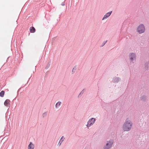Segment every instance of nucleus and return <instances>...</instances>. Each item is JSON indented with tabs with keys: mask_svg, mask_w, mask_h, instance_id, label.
<instances>
[{
	"mask_svg": "<svg viewBox=\"0 0 149 149\" xmlns=\"http://www.w3.org/2000/svg\"><path fill=\"white\" fill-rule=\"evenodd\" d=\"M132 123L129 118H127L123 126V129L124 131H129L131 129Z\"/></svg>",
	"mask_w": 149,
	"mask_h": 149,
	"instance_id": "obj_1",
	"label": "nucleus"
},
{
	"mask_svg": "<svg viewBox=\"0 0 149 149\" xmlns=\"http://www.w3.org/2000/svg\"><path fill=\"white\" fill-rule=\"evenodd\" d=\"M145 29L144 26L143 24H141L138 26L137 31L139 33H141L144 32Z\"/></svg>",
	"mask_w": 149,
	"mask_h": 149,
	"instance_id": "obj_2",
	"label": "nucleus"
},
{
	"mask_svg": "<svg viewBox=\"0 0 149 149\" xmlns=\"http://www.w3.org/2000/svg\"><path fill=\"white\" fill-rule=\"evenodd\" d=\"M113 143V141L111 140L108 142L105 146L104 147V149H109Z\"/></svg>",
	"mask_w": 149,
	"mask_h": 149,
	"instance_id": "obj_3",
	"label": "nucleus"
},
{
	"mask_svg": "<svg viewBox=\"0 0 149 149\" xmlns=\"http://www.w3.org/2000/svg\"><path fill=\"white\" fill-rule=\"evenodd\" d=\"M95 121V119L93 118H92L91 119H90L88 122L87 125V126H90L91 125L93 124L94 123Z\"/></svg>",
	"mask_w": 149,
	"mask_h": 149,
	"instance_id": "obj_4",
	"label": "nucleus"
},
{
	"mask_svg": "<svg viewBox=\"0 0 149 149\" xmlns=\"http://www.w3.org/2000/svg\"><path fill=\"white\" fill-rule=\"evenodd\" d=\"M34 145L32 142H30L28 146V149H34Z\"/></svg>",
	"mask_w": 149,
	"mask_h": 149,
	"instance_id": "obj_5",
	"label": "nucleus"
},
{
	"mask_svg": "<svg viewBox=\"0 0 149 149\" xmlns=\"http://www.w3.org/2000/svg\"><path fill=\"white\" fill-rule=\"evenodd\" d=\"M10 100L8 99L6 100L4 102V104L6 106H8L10 104Z\"/></svg>",
	"mask_w": 149,
	"mask_h": 149,
	"instance_id": "obj_6",
	"label": "nucleus"
},
{
	"mask_svg": "<svg viewBox=\"0 0 149 149\" xmlns=\"http://www.w3.org/2000/svg\"><path fill=\"white\" fill-rule=\"evenodd\" d=\"M130 59L132 60V61L133 60H134V59L135 58V54L133 53H131L130 54Z\"/></svg>",
	"mask_w": 149,
	"mask_h": 149,
	"instance_id": "obj_7",
	"label": "nucleus"
},
{
	"mask_svg": "<svg viewBox=\"0 0 149 149\" xmlns=\"http://www.w3.org/2000/svg\"><path fill=\"white\" fill-rule=\"evenodd\" d=\"M30 31L31 33H34L36 31V29L33 27H31L30 28Z\"/></svg>",
	"mask_w": 149,
	"mask_h": 149,
	"instance_id": "obj_8",
	"label": "nucleus"
},
{
	"mask_svg": "<svg viewBox=\"0 0 149 149\" xmlns=\"http://www.w3.org/2000/svg\"><path fill=\"white\" fill-rule=\"evenodd\" d=\"M5 93L4 91H2L0 92V96L1 97H3L4 96Z\"/></svg>",
	"mask_w": 149,
	"mask_h": 149,
	"instance_id": "obj_9",
	"label": "nucleus"
},
{
	"mask_svg": "<svg viewBox=\"0 0 149 149\" xmlns=\"http://www.w3.org/2000/svg\"><path fill=\"white\" fill-rule=\"evenodd\" d=\"M64 139V138H63V137L62 136L61 138V139L60 140V141L59 142V143H60V141H61V143H60L59 145H60L61 144L62 142L63 141Z\"/></svg>",
	"mask_w": 149,
	"mask_h": 149,
	"instance_id": "obj_10",
	"label": "nucleus"
},
{
	"mask_svg": "<svg viewBox=\"0 0 149 149\" xmlns=\"http://www.w3.org/2000/svg\"><path fill=\"white\" fill-rule=\"evenodd\" d=\"M61 103V102H57L56 105V107H58L60 105Z\"/></svg>",
	"mask_w": 149,
	"mask_h": 149,
	"instance_id": "obj_11",
	"label": "nucleus"
},
{
	"mask_svg": "<svg viewBox=\"0 0 149 149\" xmlns=\"http://www.w3.org/2000/svg\"><path fill=\"white\" fill-rule=\"evenodd\" d=\"M111 12H112V11L106 14V15H107V16L108 17L111 14Z\"/></svg>",
	"mask_w": 149,
	"mask_h": 149,
	"instance_id": "obj_12",
	"label": "nucleus"
},
{
	"mask_svg": "<svg viewBox=\"0 0 149 149\" xmlns=\"http://www.w3.org/2000/svg\"><path fill=\"white\" fill-rule=\"evenodd\" d=\"M107 17H108L107 16V15H105L104 16V17L103 18V19H102V20H103L105 18H107Z\"/></svg>",
	"mask_w": 149,
	"mask_h": 149,
	"instance_id": "obj_13",
	"label": "nucleus"
},
{
	"mask_svg": "<svg viewBox=\"0 0 149 149\" xmlns=\"http://www.w3.org/2000/svg\"><path fill=\"white\" fill-rule=\"evenodd\" d=\"M74 67V68H73V70H72V72H74V70H76V69Z\"/></svg>",
	"mask_w": 149,
	"mask_h": 149,
	"instance_id": "obj_14",
	"label": "nucleus"
},
{
	"mask_svg": "<svg viewBox=\"0 0 149 149\" xmlns=\"http://www.w3.org/2000/svg\"><path fill=\"white\" fill-rule=\"evenodd\" d=\"M107 42V41L104 42V45L105 44V43H106V42Z\"/></svg>",
	"mask_w": 149,
	"mask_h": 149,
	"instance_id": "obj_15",
	"label": "nucleus"
}]
</instances>
